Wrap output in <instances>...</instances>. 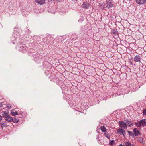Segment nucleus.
Returning <instances> with one entry per match:
<instances>
[{"mask_svg": "<svg viewBox=\"0 0 146 146\" xmlns=\"http://www.w3.org/2000/svg\"><path fill=\"white\" fill-rule=\"evenodd\" d=\"M45 43L47 44H52L54 43L55 39L50 35H47L43 40Z\"/></svg>", "mask_w": 146, "mask_h": 146, "instance_id": "nucleus-1", "label": "nucleus"}, {"mask_svg": "<svg viewBox=\"0 0 146 146\" xmlns=\"http://www.w3.org/2000/svg\"><path fill=\"white\" fill-rule=\"evenodd\" d=\"M33 56L34 58V61L38 63H39L41 61H42L41 56L39 53H36V54H33Z\"/></svg>", "mask_w": 146, "mask_h": 146, "instance_id": "nucleus-2", "label": "nucleus"}, {"mask_svg": "<svg viewBox=\"0 0 146 146\" xmlns=\"http://www.w3.org/2000/svg\"><path fill=\"white\" fill-rule=\"evenodd\" d=\"M19 50L23 53H24L28 50V48L25 44H20L19 46Z\"/></svg>", "mask_w": 146, "mask_h": 146, "instance_id": "nucleus-3", "label": "nucleus"}, {"mask_svg": "<svg viewBox=\"0 0 146 146\" xmlns=\"http://www.w3.org/2000/svg\"><path fill=\"white\" fill-rule=\"evenodd\" d=\"M119 125L121 128L126 129L127 128V124L123 121H119Z\"/></svg>", "mask_w": 146, "mask_h": 146, "instance_id": "nucleus-4", "label": "nucleus"}, {"mask_svg": "<svg viewBox=\"0 0 146 146\" xmlns=\"http://www.w3.org/2000/svg\"><path fill=\"white\" fill-rule=\"evenodd\" d=\"M124 121L126 122V123L127 124V125L129 127H131L133 125V122L131 119L129 120L126 119Z\"/></svg>", "mask_w": 146, "mask_h": 146, "instance_id": "nucleus-5", "label": "nucleus"}, {"mask_svg": "<svg viewBox=\"0 0 146 146\" xmlns=\"http://www.w3.org/2000/svg\"><path fill=\"white\" fill-rule=\"evenodd\" d=\"M141 56L138 55H136L134 57V60L135 62H139V63H141Z\"/></svg>", "mask_w": 146, "mask_h": 146, "instance_id": "nucleus-6", "label": "nucleus"}, {"mask_svg": "<svg viewBox=\"0 0 146 146\" xmlns=\"http://www.w3.org/2000/svg\"><path fill=\"white\" fill-rule=\"evenodd\" d=\"M89 3L87 2H83L82 4L81 5L82 7L84 8L87 9L89 7Z\"/></svg>", "mask_w": 146, "mask_h": 146, "instance_id": "nucleus-7", "label": "nucleus"}, {"mask_svg": "<svg viewBox=\"0 0 146 146\" xmlns=\"http://www.w3.org/2000/svg\"><path fill=\"white\" fill-rule=\"evenodd\" d=\"M133 132L134 133L135 136H138L139 135H140V131L136 128H135L133 129Z\"/></svg>", "mask_w": 146, "mask_h": 146, "instance_id": "nucleus-8", "label": "nucleus"}, {"mask_svg": "<svg viewBox=\"0 0 146 146\" xmlns=\"http://www.w3.org/2000/svg\"><path fill=\"white\" fill-rule=\"evenodd\" d=\"M141 126H142L144 127L145 126H146V119H144L142 120H141L139 121Z\"/></svg>", "mask_w": 146, "mask_h": 146, "instance_id": "nucleus-9", "label": "nucleus"}, {"mask_svg": "<svg viewBox=\"0 0 146 146\" xmlns=\"http://www.w3.org/2000/svg\"><path fill=\"white\" fill-rule=\"evenodd\" d=\"M106 7L110 9L113 6L112 3L110 1L107 2L105 5Z\"/></svg>", "mask_w": 146, "mask_h": 146, "instance_id": "nucleus-10", "label": "nucleus"}, {"mask_svg": "<svg viewBox=\"0 0 146 146\" xmlns=\"http://www.w3.org/2000/svg\"><path fill=\"white\" fill-rule=\"evenodd\" d=\"M35 1L38 4L43 5L45 3V0H35Z\"/></svg>", "mask_w": 146, "mask_h": 146, "instance_id": "nucleus-11", "label": "nucleus"}, {"mask_svg": "<svg viewBox=\"0 0 146 146\" xmlns=\"http://www.w3.org/2000/svg\"><path fill=\"white\" fill-rule=\"evenodd\" d=\"M137 3L139 5L143 4L145 2V0H135Z\"/></svg>", "mask_w": 146, "mask_h": 146, "instance_id": "nucleus-12", "label": "nucleus"}, {"mask_svg": "<svg viewBox=\"0 0 146 146\" xmlns=\"http://www.w3.org/2000/svg\"><path fill=\"white\" fill-rule=\"evenodd\" d=\"M5 119V120L9 122H11L13 120L12 117L10 116L9 115L8 117H7Z\"/></svg>", "mask_w": 146, "mask_h": 146, "instance_id": "nucleus-13", "label": "nucleus"}, {"mask_svg": "<svg viewBox=\"0 0 146 146\" xmlns=\"http://www.w3.org/2000/svg\"><path fill=\"white\" fill-rule=\"evenodd\" d=\"M112 33H113V35L114 36H116L117 37L118 36V32L116 31V30L113 29L112 30Z\"/></svg>", "mask_w": 146, "mask_h": 146, "instance_id": "nucleus-14", "label": "nucleus"}, {"mask_svg": "<svg viewBox=\"0 0 146 146\" xmlns=\"http://www.w3.org/2000/svg\"><path fill=\"white\" fill-rule=\"evenodd\" d=\"M124 129L119 128L117 130V133L119 134H122Z\"/></svg>", "mask_w": 146, "mask_h": 146, "instance_id": "nucleus-15", "label": "nucleus"}, {"mask_svg": "<svg viewBox=\"0 0 146 146\" xmlns=\"http://www.w3.org/2000/svg\"><path fill=\"white\" fill-rule=\"evenodd\" d=\"M104 135L105 137L108 139H110V133H108L107 132H106L104 133Z\"/></svg>", "mask_w": 146, "mask_h": 146, "instance_id": "nucleus-16", "label": "nucleus"}, {"mask_svg": "<svg viewBox=\"0 0 146 146\" xmlns=\"http://www.w3.org/2000/svg\"><path fill=\"white\" fill-rule=\"evenodd\" d=\"M100 129L103 132H105L106 130V127L103 125V126H101Z\"/></svg>", "mask_w": 146, "mask_h": 146, "instance_id": "nucleus-17", "label": "nucleus"}, {"mask_svg": "<svg viewBox=\"0 0 146 146\" xmlns=\"http://www.w3.org/2000/svg\"><path fill=\"white\" fill-rule=\"evenodd\" d=\"M127 132L128 133L129 135H130L132 137H133L135 136L134 134L132 132L129 131H127Z\"/></svg>", "mask_w": 146, "mask_h": 146, "instance_id": "nucleus-18", "label": "nucleus"}, {"mask_svg": "<svg viewBox=\"0 0 146 146\" xmlns=\"http://www.w3.org/2000/svg\"><path fill=\"white\" fill-rule=\"evenodd\" d=\"M125 146H131V144L129 142H125L123 143Z\"/></svg>", "mask_w": 146, "mask_h": 146, "instance_id": "nucleus-19", "label": "nucleus"}, {"mask_svg": "<svg viewBox=\"0 0 146 146\" xmlns=\"http://www.w3.org/2000/svg\"><path fill=\"white\" fill-rule=\"evenodd\" d=\"M11 113L13 116H15L18 115V112L17 111L13 112L11 111Z\"/></svg>", "mask_w": 146, "mask_h": 146, "instance_id": "nucleus-20", "label": "nucleus"}, {"mask_svg": "<svg viewBox=\"0 0 146 146\" xmlns=\"http://www.w3.org/2000/svg\"><path fill=\"white\" fill-rule=\"evenodd\" d=\"M135 123L137 127H141V125L139 121L138 122H135Z\"/></svg>", "mask_w": 146, "mask_h": 146, "instance_id": "nucleus-21", "label": "nucleus"}, {"mask_svg": "<svg viewBox=\"0 0 146 146\" xmlns=\"http://www.w3.org/2000/svg\"><path fill=\"white\" fill-rule=\"evenodd\" d=\"M1 127L2 129H3V127H5L7 126V124L5 123H1Z\"/></svg>", "mask_w": 146, "mask_h": 146, "instance_id": "nucleus-22", "label": "nucleus"}, {"mask_svg": "<svg viewBox=\"0 0 146 146\" xmlns=\"http://www.w3.org/2000/svg\"><path fill=\"white\" fill-rule=\"evenodd\" d=\"M9 114L7 113H4L2 114V116L3 117H4L5 118L7 117L8 116Z\"/></svg>", "mask_w": 146, "mask_h": 146, "instance_id": "nucleus-23", "label": "nucleus"}, {"mask_svg": "<svg viewBox=\"0 0 146 146\" xmlns=\"http://www.w3.org/2000/svg\"><path fill=\"white\" fill-rule=\"evenodd\" d=\"M139 141L141 143L143 144L144 140L143 138H140L139 139Z\"/></svg>", "mask_w": 146, "mask_h": 146, "instance_id": "nucleus-24", "label": "nucleus"}, {"mask_svg": "<svg viewBox=\"0 0 146 146\" xmlns=\"http://www.w3.org/2000/svg\"><path fill=\"white\" fill-rule=\"evenodd\" d=\"M19 119H13V120L12 121L14 123H16L19 122Z\"/></svg>", "mask_w": 146, "mask_h": 146, "instance_id": "nucleus-25", "label": "nucleus"}, {"mask_svg": "<svg viewBox=\"0 0 146 146\" xmlns=\"http://www.w3.org/2000/svg\"><path fill=\"white\" fill-rule=\"evenodd\" d=\"M115 142V141L113 140H111L110 141L109 144H110V145L111 146H112L114 142Z\"/></svg>", "mask_w": 146, "mask_h": 146, "instance_id": "nucleus-26", "label": "nucleus"}, {"mask_svg": "<svg viewBox=\"0 0 146 146\" xmlns=\"http://www.w3.org/2000/svg\"><path fill=\"white\" fill-rule=\"evenodd\" d=\"M142 113L143 115L146 116V109H145L143 110Z\"/></svg>", "mask_w": 146, "mask_h": 146, "instance_id": "nucleus-27", "label": "nucleus"}, {"mask_svg": "<svg viewBox=\"0 0 146 146\" xmlns=\"http://www.w3.org/2000/svg\"><path fill=\"white\" fill-rule=\"evenodd\" d=\"M126 134V133L125 130L124 129L123 130V131L122 132V135L123 136H124Z\"/></svg>", "mask_w": 146, "mask_h": 146, "instance_id": "nucleus-28", "label": "nucleus"}, {"mask_svg": "<svg viewBox=\"0 0 146 146\" xmlns=\"http://www.w3.org/2000/svg\"><path fill=\"white\" fill-rule=\"evenodd\" d=\"M69 104L70 106L72 107L75 106V105L74 104L70 103V102L69 103Z\"/></svg>", "mask_w": 146, "mask_h": 146, "instance_id": "nucleus-29", "label": "nucleus"}, {"mask_svg": "<svg viewBox=\"0 0 146 146\" xmlns=\"http://www.w3.org/2000/svg\"><path fill=\"white\" fill-rule=\"evenodd\" d=\"M129 62H130V64H131V65H132L133 64V61L131 60H129Z\"/></svg>", "mask_w": 146, "mask_h": 146, "instance_id": "nucleus-30", "label": "nucleus"}, {"mask_svg": "<svg viewBox=\"0 0 146 146\" xmlns=\"http://www.w3.org/2000/svg\"><path fill=\"white\" fill-rule=\"evenodd\" d=\"M7 107L8 108V109H11V106H10L9 105H8L7 106Z\"/></svg>", "mask_w": 146, "mask_h": 146, "instance_id": "nucleus-31", "label": "nucleus"}, {"mask_svg": "<svg viewBox=\"0 0 146 146\" xmlns=\"http://www.w3.org/2000/svg\"><path fill=\"white\" fill-rule=\"evenodd\" d=\"M2 119V117L0 115V121H1Z\"/></svg>", "mask_w": 146, "mask_h": 146, "instance_id": "nucleus-32", "label": "nucleus"}, {"mask_svg": "<svg viewBox=\"0 0 146 146\" xmlns=\"http://www.w3.org/2000/svg\"><path fill=\"white\" fill-rule=\"evenodd\" d=\"M119 146H125V145H124V144L123 145L122 144H120Z\"/></svg>", "mask_w": 146, "mask_h": 146, "instance_id": "nucleus-33", "label": "nucleus"}, {"mask_svg": "<svg viewBox=\"0 0 146 146\" xmlns=\"http://www.w3.org/2000/svg\"><path fill=\"white\" fill-rule=\"evenodd\" d=\"M57 1H59V2H61L62 0H57Z\"/></svg>", "mask_w": 146, "mask_h": 146, "instance_id": "nucleus-34", "label": "nucleus"}, {"mask_svg": "<svg viewBox=\"0 0 146 146\" xmlns=\"http://www.w3.org/2000/svg\"><path fill=\"white\" fill-rule=\"evenodd\" d=\"M2 106L1 105V104H0V107H1Z\"/></svg>", "mask_w": 146, "mask_h": 146, "instance_id": "nucleus-35", "label": "nucleus"}, {"mask_svg": "<svg viewBox=\"0 0 146 146\" xmlns=\"http://www.w3.org/2000/svg\"><path fill=\"white\" fill-rule=\"evenodd\" d=\"M131 146H135V145L133 144H132V145H131Z\"/></svg>", "mask_w": 146, "mask_h": 146, "instance_id": "nucleus-36", "label": "nucleus"}, {"mask_svg": "<svg viewBox=\"0 0 146 146\" xmlns=\"http://www.w3.org/2000/svg\"><path fill=\"white\" fill-rule=\"evenodd\" d=\"M145 3L146 4V0H145Z\"/></svg>", "mask_w": 146, "mask_h": 146, "instance_id": "nucleus-37", "label": "nucleus"}, {"mask_svg": "<svg viewBox=\"0 0 146 146\" xmlns=\"http://www.w3.org/2000/svg\"><path fill=\"white\" fill-rule=\"evenodd\" d=\"M78 144H79L80 145H81H81H80V144L79 143H78Z\"/></svg>", "mask_w": 146, "mask_h": 146, "instance_id": "nucleus-38", "label": "nucleus"}, {"mask_svg": "<svg viewBox=\"0 0 146 146\" xmlns=\"http://www.w3.org/2000/svg\"><path fill=\"white\" fill-rule=\"evenodd\" d=\"M50 78H51V77L52 78V76H50Z\"/></svg>", "mask_w": 146, "mask_h": 146, "instance_id": "nucleus-39", "label": "nucleus"}]
</instances>
